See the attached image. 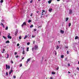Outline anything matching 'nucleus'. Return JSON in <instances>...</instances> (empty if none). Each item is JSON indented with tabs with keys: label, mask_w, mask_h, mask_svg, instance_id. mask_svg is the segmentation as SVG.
<instances>
[{
	"label": "nucleus",
	"mask_w": 79,
	"mask_h": 79,
	"mask_svg": "<svg viewBox=\"0 0 79 79\" xmlns=\"http://www.w3.org/2000/svg\"><path fill=\"white\" fill-rule=\"evenodd\" d=\"M24 58V57H23L22 58V60H23Z\"/></svg>",
	"instance_id": "13d9d810"
},
{
	"label": "nucleus",
	"mask_w": 79,
	"mask_h": 79,
	"mask_svg": "<svg viewBox=\"0 0 79 79\" xmlns=\"http://www.w3.org/2000/svg\"><path fill=\"white\" fill-rule=\"evenodd\" d=\"M16 58H18V56H15Z\"/></svg>",
	"instance_id": "8fccbe9b"
},
{
	"label": "nucleus",
	"mask_w": 79,
	"mask_h": 79,
	"mask_svg": "<svg viewBox=\"0 0 79 79\" xmlns=\"http://www.w3.org/2000/svg\"><path fill=\"white\" fill-rule=\"evenodd\" d=\"M59 69V67H57V70H58Z\"/></svg>",
	"instance_id": "864d4df0"
},
{
	"label": "nucleus",
	"mask_w": 79,
	"mask_h": 79,
	"mask_svg": "<svg viewBox=\"0 0 79 79\" xmlns=\"http://www.w3.org/2000/svg\"><path fill=\"white\" fill-rule=\"evenodd\" d=\"M23 52H22V54L24 55V54H25L24 53V48H23Z\"/></svg>",
	"instance_id": "1a4fd4ad"
},
{
	"label": "nucleus",
	"mask_w": 79,
	"mask_h": 79,
	"mask_svg": "<svg viewBox=\"0 0 79 79\" xmlns=\"http://www.w3.org/2000/svg\"><path fill=\"white\" fill-rule=\"evenodd\" d=\"M6 75H7V76H8V73H6Z\"/></svg>",
	"instance_id": "ea45409f"
},
{
	"label": "nucleus",
	"mask_w": 79,
	"mask_h": 79,
	"mask_svg": "<svg viewBox=\"0 0 79 79\" xmlns=\"http://www.w3.org/2000/svg\"><path fill=\"white\" fill-rule=\"evenodd\" d=\"M41 0H38V2H40Z\"/></svg>",
	"instance_id": "0e129e2a"
},
{
	"label": "nucleus",
	"mask_w": 79,
	"mask_h": 79,
	"mask_svg": "<svg viewBox=\"0 0 79 79\" xmlns=\"http://www.w3.org/2000/svg\"><path fill=\"white\" fill-rule=\"evenodd\" d=\"M59 48H60V47H59V46H56V49H57V50H58V49H59Z\"/></svg>",
	"instance_id": "f3484780"
},
{
	"label": "nucleus",
	"mask_w": 79,
	"mask_h": 79,
	"mask_svg": "<svg viewBox=\"0 0 79 79\" xmlns=\"http://www.w3.org/2000/svg\"><path fill=\"white\" fill-rule=\"evenodd\" d=\"M40 27H41V26H39L38 27V28H39Z\"/></svg>",
	"instance_id": "603ef678"
},
{
	"label": "nucleus",
	"mask_w": 79,
	"mask_h": 79,
	"mask_svg": "<svg viewBox=\"0 0 79 79\" xmlns=\"http://www.w3.org/2000/svg\"><path fill=\"white\" fill-rule=\"evenodd\" d=\"M50 79H53V78H52V77H51Z\"/></svg>",
	"instance_id": "e2e57ef3"
},
{
	"label": "nucleus",
	"mask_w": 79,
	"mask_h": 79,
	"mask_svg": "<svg viewBox=\"0 0 79 79\" xmlns=\"http://www.w3.org/2000/svg\"><path fill=\"white\" fill-rule=\"evenodd\" d=\"M15 55H17V52H15Z\"/></svg>",
	"instance_id": "79ce46f5"
},
{
	"label": "nucleus",
	"mask_w": 79,
	"mask_h": 79,
	"mask_svg": "<svg viewBox=\"0 0 79 79\" xmlns=\"http://www.w3.org/2000/svg\"><path fill=\"white\" fill-rule=\"evenodd\" d=\"M27 37H28V36H27V35H26L25 37L24 38V39H26V38H27Z\"/></svg>",
	"instance_id": "9d476101"
},
{
	"label": "nucleus",
	"mask_w": 79,
	"mask_h": 79,
	"mask_svg": "<svg viewBox=\"0 0 79 79\" xmlns=\"http://www.w3.org/2000/svg\"><path fill=\"white\" fill-rule=\"evenodd\" d=\"M6 69H8H8H10V65L8 66L7 64L6 65Z\"/></svg>",
	"instance_id": "7ed1b4c3"
},
{
	"label": "nucleus",
	"mask_w": 79,
	"mask_h": 79,
	"mask_svg": "<svg viewBox=\"0 0 79 79\" xmlns=\"http://www.w3.org/2000/svg\"><path fill=\"white\" fill-rule=\"evenodd\" d=\"M1 32H0V36H1Z\"/></svg>",
	"instance_id": "680f3d73"
},
{
	"label": "nucleus",
	"mask_w": 79,
	"mask_h": 79,
	"mask_svg": "<svg viewBox=\"0 0 79 79\" xmlns=\"http://www.w3.org/2000/svg\"><path fill=\"white\" fill-rule=\"evenodd\" d=\"M37 48H38V46L35 45V46L34 49L35 50H36V49H37Z\"/></svg>",
	"instance_id": "0eeeda50"
},
{
	"label": "nucleus",
	"mask_w": 79,
	"mask_h": 79,
	"mask_svg": "<svg viewBox=\"0 0 79 79\" xmlns=\"http://www.w3.org/2000/svg\"><path fill=\"white\" fill-rule=\"evenodd\" d=\"M35 37V35H32L31 37H32V38H34V37Z\"/></svg>",
	"instance_id": "2eb2a0df"
},
{
	"label": "nucleus",
	"mask_w": 79,
	"mask_h": 79,
	"mask_svg": "<svg viewBox=\"0 0 79 79\" xmlns=\"http://www.w3.org/2000/svg\"><path fill=\"white\" fill-rule=\"evenodd\" d=\"M30 44V43L28 42V43H27V45H29Z\"/></svg>",
	"instance_id": "c756f323"
},
{
	"label": "nucleus",
	"mask_w": 79,
	"mask_h": 79,
	"mask_svg": "<svg viewBox=\"0 0 79 79\" xmlns=\"http://www.w3.org/2000/svg\"><path fill=\"white\" fill-rule=\"evenodd\" d=\"M10 63H11L12 64H13V61L12 60H11L10 61Z\"/></svg>",
	"instance_id": "a878e982"
},
{
	"label": "nucleus",
	"mask_w": 79,
	"mask_h": 79,
	"mask_svg": "<svg viewBox=\"0 0 79 79\" xmlns=\"http://www.w3.org/2000/svg\"><path fill=\"white\" fill-rule=\"evenodd\" d=\"M32 52H34V48H32Z\"/></svg>",
	"instance_id": "4c0bfd02"
},
{
	"label": "nucleus",
	"mask_w": 79,
	"mask_h": 79,
	"mask_svg": "<svg viewBox=\"0 0 79 79\" xmlns=\"http://www.w3.org/2000/svg\"><path fill=\"white\" fill-rule=\"evenodd\" d=\"M13 72V70H11L9 72V74H11V73Z\"/></svg>",
	"instance_id": "f8f14e48"
},
{
	"label": "nucleus",
	"mask_w": 79,
	"mask_h": 79,
	"mask_svg": "<svg viewBox=\"0 0 79 79\" xmlns=\"http://www.w3.org/2000/svg\"><path fill=\"white\" fill-rule=\"evenodd\" d=\"M5 57H6V58H9V55H8V54H6Z\"/></svg>",
	"instance_id": "39448f33"
},
{
	"label": "nucleus",
	"mask_w": 79,
	"mask_h": 79,
	"mask_svg": "<svg viewBox=\"0 0 79 79\" xmlns=\"http://www.w3.org/2000/svg\"><path fill=\"white\" fill-rule=\"evenodd\" d=\"M68 73H71V72H70L69 71L68 72Z\"/></svg>",
	"instance_id": "052dcab7"
},
{
	"label": "nucleus",
	"mask_w": 79,
	"mask_h": 79,
	"mask_svg": "<svg viewBox=\"0 0 79 79\" xmlns=\"http://www.w3.org/2000/svg\"><path fill=\"white\" fill-rule=\"evenodd\" d=\"M34 31H36V30L35 29H34Z\"/></svg>",
	"instance_id": "6e6d98bb"
},
{
	"label": "nucleus",
	"mask_w": 79,
	"mask_h": 79,
	"mask_svg": "<svg viewBox=\"0 0 79 79\" xmlns=\"http://www.w3.org/2000/svg\"><path fill=\"white\" fill-rule=\"evenodd\" d=\"M0 3H3V0H1L0 1Z\"/></svg>",
	"instance_id": "bb28decb"
},
{
	"label": "nucleus",
	"mask_w": 79,
	"mask_h": 79,
	"mask_svg": "<svg viewBox=\"0 0 79 79\" xmlns=\"http://www.w3.org/2000/svg\"><path fill=\"white\" fill-rule=\"evenodd\" d=\"M52 2L51 1H48V3L50 4V3H51V2Z\"/></svg>",
	"instance_id": "5701e85b"
},
{
	"label": "nucleus",
	"mask_w": 79,
	"mask_h": 79,
	"mask_svg": "<svg viewBox=\"0 0 79 79\" xmlns=\"http://www.w3.org/2000/svg\"><path fill=\"white\" fill-rule=\"evenodd\" d=\"M65 48H68V47L66 46V47H65Z\"/></svg>",
	"instance_id": "bf43d9fd"
},
{
	"label": "nucleus",
	"mask_w": 79,
	"mask_h": 79,
	"mask_svg": "<svg viewBox=\"0 0 79 79\" xmlns=\"http://www.w3.org/2000/svg\"><path fill=\"white\" fill-rule=\"evenodd\" d=\"M60 0H57V2H60Z\"/></svg>",
	"instance_id": "5fc2aeb1"
},
{
	"label": "nucleus",
	"mask_w": 79,
	"mask_h": 79,
	"mask_svg": "<svg viewBox=\"0 0 79 79\" xmlns=\"http://www.w3.org/2000/svg\"><path fill=\"white\" fill-rule=\"evenodd\" d=\"M4 52H5V49H2V53H4Z\"/></svg>",
	"instance_id": "dca6fc26"
},
{
	"label": "nucleus",
	"mask_w": 79,
	"mask_h": 79,
	"mask_svg": "<svg viewBox=\"0 0 79 79\" xmlns=\"http://www.w3.org/2000/svg\"><path fill=\"white\" fill-rule=\"evenodd\" d=\"M21 66H22V64H20V67H21Z\"/></svg>",
	"instance_id": "58836bf2"
},
{
	"label": "nucleus",
	"mask_w": 79,
	"mask_h": 79,
	"mask_svg": "<svg viewBox=\"0 0 79 79\" xmlns=\"http://www.w3.org/2000/svg\"><path fill=\"white\" fill-rule=\"evenodd\" d=\"M29 48H27V52H28L29 51Z\"/></svg>",
	"instance_id": "cd10ccee"
},
{
	"label": "nucleus",
	"mask_w": 79,
	"mask_h": 79,
	"mask_svg": "<svg viewBox=\"0 0 79 79\" xmlns=\"http://www.w3.org/2000/svg\"><path fill=\"white\" fill-rule=\"evenodd\" d=\"M3 38H4V39H6V37L4 36H2Z\"/></svg>",
	"instance_id": "4be33fe9"
},
{
	"label": "nucleus",
	"mask_w": 79,
	"mask_h": 79,
	"mask_svg": "<svg viewBox=\"0 0 79 79\" xmlns=\"http://www.w3.org/2000/svg\"><path fill=\"white\" fill-rule=\"evenodd\" d=\"M68 19H69V18H66V21H67Z\"/></svg>",
	"instance_id": "6ab92c4d"
},
{
	"label": "nucleus",
	"mask_w": 79,
	"mask_h": 79,
	"mask_svg": "<svg viewBox=\"0 0 79 79\" xmlns=\"http://www.w3.org/2000/svg\"><path fill=\"white\" fill-rule=\"evenodd\" d=\"M17 46H19V44H17Z\"/></svg>",
	"instance_id": "a19ab883"
},
{
	"label": "nucleus",
	"mask_w": 79,
	"mask_h": 79,
	"mask_svg": "<svg viewBox=\"0 0 79 79\" xmlns=\"http://www.w3.org/2000/svg\"><path fill=\"white\" fill-rule=\"evenodd\" d=\"M42 13H44V12H45V10H42Z\"/></svg>",
	"instance_id": "72a5a7b5"
},
{
	"label": "nucleus",
	"mask_w": 79,
	"mask_h": 79,
	"mask_svg": "<svg viewBox=\"0 0 79 79\" xmlns=\"http://www.w3.org/2000/svg\"><path fill=\"white\" fill-rule=\"evenodd\" d=\"M68 66H70V64H68Z\"/></svg>",
	"instance_id": "09e8293b"
},
{
	"label": "nucleus",
	"mask_w": 79,
	"mask_h": 79,
	"mask_svg": "<svg viewBox=\"0 0 79 79\" xmlns=\"http://www.w3.org/2000/svg\"><path fill=\"white\" fill-rule=\"evenodd\" d=\"M18 30L17 29L14 34L15 35H17V34H18Z\"/></svg>",
	"instance_id": "f03ea898"
},
{
	"label": "nucleus",
	"mask_w": 79,
	"mask_h": 79,
	"mask_svg": "<svg viewBox=\"0 0 79 79\" xmlns=\"http://www.w3.org/2000/svg\"><path fill=\"white\" fill-rule=\"evenodd\" d=\"M2 26H3V28H5V26L4 25H2Z\"/></svg>",
	"instance_id": "a18cd8bd"
},
{
	"label": "nucleus",
	"mask_w": 79,
	"mask_h": 79,
	"mask_svg": "<svg viewBox=\"0 0 79 79\" xmlns=\"http://www.w3.org/2000/svg\"><path fill=\"white\" fill-rule=\"evenodd\" d=\"M67 60V58H65V60L66 61Z\"/></svg>",
	"instance_id": "3c124183"
},
{
	"label": "nucleus",
	"mask_w": 79,
	"mask_h": 79,
	"mask_svg": "<svg viewBox=\"0 0 79 79\" xmlns=\"http://www.w3.org/2000/svg\"><path fill=\"white\" fill-rule=\"evenodd\" d=\"M77 70H78V71H79V68L77 67Z\"/></svg>",
	"instance_id": "c9c22d12"
},
{
	"label": "nucleus",
	"mask_w": 79,
	"mask_h": 79,
	"mask_svg": "<svg viewBox=\"0 0 79 79\" xmlns=\"http://www.w3.org/2000/svg\"><path fill=\"white\" fill-rule=\"evenodd\" d=\"M8 27H6L5 28V30H8Z\"/></svg>",
	"instance_id": "412c9836"
},
{
	"label": "nucleus",
	"mask_w": 79,
	"mask_h": 79,
	"mask_svg": "<svg viewBox=\"0 0 79 79\" xmlns=\"http://www.w3.org/2000/svg\"><path fill=\"white\" fill-rule=\"evenodd\" d=\"M52 9L49 8V12H51V11H52Z\"/></svg>",
	"instance_id": "ddd939ff"
},
{
	"label": "nucleus",
	"mask_w": 79,
	"mask_h": 79,
	"mask_svg": "<svg viewBox=\"0 0 79 79\" xmlns=\"http://www.w3.org/2000/svg\"><path fill=\"white\" fill-rule=\"evenodd\" d=\"M7 38L8 39H11L12 38L11 36H10V34L9 33L8 34V35L7 36Z\"/></svg>",
	"instance_id": "f257e3e1"
},
{
	"label": "nucleus",
	"mask_w": 79,
	"mask_h": 79,
	"mask_svg": "<svg viewBox=\"0 0 79 79\" xmlns=\"http://www.w3.org/2000/svg\"><path fill=\"white\" fill-rule=\"evenodd\" d=\"M61 58H64V55H62L61 56Z\"/></svg>",
	"instance_id": "a211bd4d"
},
{
	"label": "nucleus",
	"mask_w": 79,
	"mask_h": 79,
	"mask_svg": "<svg viewBox=\"0 0 79 79\" xmlns=\"http://www.w3.org/2000/svg\"><path fill=\"white\" fill-rule=\"evenodd\" d=\"M42 60H44V57H43L42 59Z\"/></svg>",
	"instance_id": "4d7b16f0"
},
{
	"label": "nucleus",
	"mask_w": 79,
	"mask_h": 79,
	"mask_svg": "<svg viewBox=\"0 0 79 79\" xmlns=\"http://www.w3.org/2000/svg\"><path fill=\"white\" fill-rule=\"evenodd\" d=\"M79 39V37L78 36H76L75 38V39L76 40V39Z\"/></svg>",
	"instance_id": "9b49d317"
},
{
	"label": "nucleus",
	"mask_w": 79,
	"mask_h": 79,
	"mask_svg": "<svg viewBox=\"0 0 79 79\" xmlns=\"http://www.w3.org/2000/svg\"><path fill=\"white\" fill-rule=\"evenodd\" d=\"M31 60V59L30 58L28 59L27 60L26 62L27 64V63H28V62H29V61H30V60Z\"/></svg>",
	"instance_id": "423d86ee"
},
{
	"label": "nucleus",
	"mask_w": 79,
	"mask_h": 79,
	"mask_svg": "<svg viewBox=\"0 0 79 79\" xmlns=\"http://www.w3.org/2000/svg\"><path fill=\"white\" fill-rule=\"evenodd\" d=\"M78 64H79V61L78 62Z\"/></svg>",
	"instance_id": "338daca9"
},
{
	"label": "nucleus",
	"mask_w": 79,
	"mask_h": 79,
	"mask_svg": "<svg viewBox=\"0 0 79 79\" xmlns=\"http://www.w3.org/2000/svg\"><path fill=\"white\" fill-rule=\"evenodd\" d=\"M58 42H59V43H60V41H58Z\"/></svg>",
	"instance_id": "69168bd1"
},
{
	"label": "nucleus",
	"mask_w": 79,
	"mask_h": 79,
	"mask_svg": "<svg viewBox=\"0 0 79 79\" xmlns=\"http://www.w3.org/2000/svg\"><path fill=\"white\" fill-rule=\"evenodd\" d=\"M1 25H2V26H3V23H1Z\"/></svg>",
	"instance_id": "c03bdc74"
},
{
	"label": "nucleus",
	"mask_w": 79,
	"mask_h": 79,
	"mask_svg": "<svg viewBox=\"0 0 79 79\" xmlns=\"http://www.w3.org/2000/svg\"><path fill=\"white\" fill-rule=\"evenodd\" d=\"M60 32L62 33V34H64V31H63V30H61L60 31Z\"/></svg>",
	"instance_id": "4468645a"
},
{
	"label": "nucleus",
	"mask_w": 79,
	"mask_h": 79,
	"mask_svg": "<svg viewBox=\"0 0 79 79\" xmlns=\"http://www.w3.org/2000/svg\"><path fill=\"white\" fill-rule=\"evenodd\" d=\"M6 44H7L8 43H10V41L7 40V41L6 42Z\"/></svg>",
	"instance_id": "aec40b11"
},
{
	"label": "nucleus",
	"mask_w": 79,
	"mask_h": 79,
	"mask_svg": "<svg viewBox=\"0 0 79 79\" xmlns=\"http://www.w3.org/2000/svg\"><path fill=\"white\" fill-rule=\"evenodd\" d=\"M26 22H24L23 24L22 25H21V27H23V26L24 25V26H26Z\"/></svg>",
	"instance_id": "20e7f679"
},
{
	"label": "nucleus",
	"mask_w": 79,
	"mask_h": 79,
	"mask_svg": "<svg viewBox=\"0 0 79 79\" xmlns=\"http://www.w3.org/2000/svg\"><path fill=\"white\" fill-rule=\"evenodd\" d=\"M35 44V41H33V44Z\"/></svg>",
	"instance_id": "49530a36"
},
{
	"label": "nucleus",
	"mask_w": 79,
	"mask_h": 79,
	"mask_svg": "<svg viewBox=\"0 0 79 79\" xmlns=\"http://www.w3.org/2000/svg\"><path fill=\"white\" fill-rule=\"evenodd\" d=\"M33 27H34V26H33L32 25H31V26H30V28H31Z\"/></svg>",
	"instance_id": "b1692460"
},
{
	"label": "nucleus",
	"mask_w": 79,
	"mask_h": 79,
	"mask_svg": "<svg viewBox=\"0 0 79 79\" xmlns=\"http://www.w3.org/2000/svg\"><path fill=\"white\" fill-rule=\"evenodd\" d=\"M13 77H14V79H16V76L14 75Z\"/></svg>",
	"instance_id": "473e14b6"
},
{
	"label": "nucleus",
	"mask_w": 79,
	"mask_h": 79,
	"mask_svg": "<svg viewBox=\"0 0 79 79\" xmlns=\"http://www.w3.org/2000/svg\"><path fill=\"white\" fill-rule=\"evenodd\" d=\"M69 51H67V54H69Z\"/></svg>",
	"instance_id": "2f4dec72"
},
{
	"label": "nucleus",
	"mask_w": 79,
	"mask_h": 79,
	"mask_svg": "<svg viewBox=\"0 0 79 79\" xmlns=\"http://www.w3.org/2000/svg\"><path fill=\"white\" fill-rule=\"evenodd\" d=\"M19 39L20 40V39H21V36H19Z\"/></svg>",
	"instance_id": "e433bc0d"
},
{
	"label": "nucleus",
	"mask_w": 79,
	"mask_h": 79,
	"mask_svg": "<svg viewBox=\"0 0 79 79\" xmlns=\"http://www.w3.org/2000/svg\"><path fill=\"white\" fill-rule=\"evenodd\" d=\"M75 75L76 76V73H74Z\"/></svg>",
	"instance_id": "774afa93"
},
{
	"label": "nucleus",
	"mask_w": 79,
	"mask_h": 79,
	"mask_svg": "<svg viewBox=\"0 0 79 79\" xmlns=\"http://www.w3.org/2000/svg\"><path fill=\"white\" fill-rule=\"evenodd\" d=\"M32 15H33V14L31 13L30 16H32Z\"/></svg>",
	"instance_id": "37998d69"
},
{
	"label": "nucleus",
	"mask_w": 79,
	"mask_h": 79,
	"mask_svg": "<svg viewBox=\"0 0 79 79\" xmlns=\"http://www.w3.org/2000/svg\"><path fill=\"white\" fill-rule=\"evenodd\" d=\"M1 21H2V22H4V20H1Z\"/></svg>",
	"instance_id": "de8ad7c7"
},
{
	"label": "nucleus",
	"mask_w": 79,
	"mask_h": 79,
	"mask_svg": "<svg viewBox=\"0 0 79 79\" xmlns=\"http://www.w3.org/2000/svg\"><path fill=\"white\" fill-rule=\"evenodd\" d=\"M71 23H69V27H70V26H71Z\"/></svg>",
	"instance_id": "7c9ffc66"
},
{
	"label": "nucleus",
	"mask_w": 79,
	"mask_h": 79,
	"mask_svg": "<svg viewBox=\"0 0 79 79\" xmlns=\"http://www.w3.org/2000/svg\"><path fill=\"white\" fill-rule=\"evenodd\" d=\"M72 10L71 9H70L69 10V15H71L72 14Z\"/></svg>",
	"instance_id": "6e6552de"
},
{
	"label": "nucleus",
	"mask_w": 79,
	"mask_h": 79,
	"mask_svg": "<svg viewBox=\"0 0 79 79\" xmlns=\"http://www.w3.org/2000/svg\"><path fill=\"white\" fill-rule=\"evenodd\" d=\"M31 20L30 19L28 21V23H31Z\"/></svg>",
	"instance_id": "c85d7f7f"
},
{
	"label": "nucleus",
	"mask_w": 79,
	"mask_h": 79,
	"mask_svg": "<svg viewBox=\"0 0 79 79\" xmlns=\"http://www.w3.org/2000/svg\"><path fill=\"white\" fill-rule=\"evenodd\" d=\"M32 2H33V0H31L30 1V3H32Z\"/></svg>",
	"instance_id": "f704fd0d"
},
{
	"label": "nucleus",
	"mask_w": 79,
	"mask_h": 79,
	"mask_svg": "<svg viewBox=\"0 0 79 79\" xmlns=\"http://www.w3.org/2000/svg\"><path fill=\"white\" fill-rule=\"evenodd\" d=\"M52 74H55L56 73H55V72H52Z\"/></svg>",
	"instance_id": "393cba45"
}]
</instances>
